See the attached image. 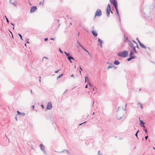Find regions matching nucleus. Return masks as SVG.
Here are the masks:
<instances>
[{"instance_id": "obj_1", "label": "nucleus", "mask_w": 155, "mask_h": 155, "mask_svg": "<svg viewBox=\"0 0 155 155\" xmlns=\"http://www.w3.org/2000/svg\"><path fill=\"white\" fill-rule=\"evenodd\" d=\"M110 3L113 4L115 8L116 13L119 17L120 22V16L119 11L118 9V5L116 0H110Z\"/></svg>"}, {"instance_id": "obj_2", "label": "nucleus", "mask_w": 155, "mask_h": 155, "mask_svg": "<svg viewBox=\"0 0 155 155\" xmlns=\"http://www.w3.org/2000/svg\"><path fill=\"white\" fill-rule=\"evenodd\" d=\"M128 51H124L118 53L117 55L118 56H120L121 57L125 58L128 55Z\"/></svg>"}, {"instance_id": "obj_3", "label": "nucleus", "mask_w": 155, "mask_h": 155, "mask_svg": "<svg viewBox=\"0 0 155 155\" xmlns=\"http://www.w3.org/2000/svg\"><path fill=\"white\" fill-rule=\"evenodd\" d=\"M64 53L66 55V56L67 57L68 59L69 60L70 62L71 63H72V61H71V60H74V58L72 57L70 55V54L68 52H66V51H64Z\"/></svg>"}, {"instance_id": "obj_4", "label": "nucleus", "mask_w": 155, "mask_h": 155, "mask_svg": "<svg viewBox=\"0 0 155 155\" xmlns=\"http://www.w3.org/2000/svg\"><path fill=\"white\" fill-rule=\"evenodd\" d=\"M110 11H111V6L110 4H109L106 9V14L108 17H110Z\"/></svg>"}, {"instance_id": "obj_5", "label": "nucleus", "mask_w": 155, "mask_h": 155, "mask_svg": "<svg viewBox=\"0 0 155 155\" xmlns=\"http://www.w3.org/2000/svg\"><path fill=\"white\" fill-rule=\"evenodd\" d=\"M102 15V12L101 10L100 9H97L95 14V16L94 18L96 16L100 17Z\"/></svg>"}, {"instance_id": "obj_6", "label": "nucleus", "mask_w": 155, "mask_h": 155, "mask_svg": "<svg viewBox=\"0 0 155 155\" xmlns=\"http://www.w3.org/2000/svg\"><path fill=\"white\" fill-rule=\"evenodd\" d=\"M46 117L47 119L51 120L53 118L52 114L51 113L47 114L46 115Z\"/></svg>"}, {"instance_id": "obj_7", "label": "nucleus", "mask_w": 155, "mask_h": 155, "mask_svg": "<svg viewBox=\"0 0 155 155\" xmlns=\"http://www.w3.org/2000/svg\"><path fill=\"white\" fill-rule=\"evenodd\" d=\"M52 108V105L51 103V102H48L47 106L46 107V110H50Z\"/></svg>"}, {"instance_id": "obj_8", "label": "nucleus", "mask_w": 155, "mask_h": 155, "mask_svg": "<svg viewBox=\"0 0 155 155\" xmlns=\"http://www.w3.org/2000/svg\"><path fill=\"white\" fill-rule=\"evenodd\" d=\"M37 9L36 6H33L31 7L30 9V13L34 12Z\"/></svg>"}, {"instance_id": "obj_9", "label": "nucleus", "mask_w": 155, "mask_h": 155, "mask_svg": "<svg viewBox=\"0 0 155 155\" xmlns=\"http://www.w3.org/2000/svg\"><path fill=\"white\" fill-rule=\"evenodd\" d=\"M140 124L141 127H142L144 128H145V127L144 124H145L146 123L143 122L142 120L139 119Z\"/></svg>"}, {"instance_id": "obj_10", "label": "nucleus", "mask_w": 155, "mask_h": 155, "mask_svg": "<svg viewBox=\"0 0 155 155\" xmlns=\"http://www.w3.org/2000/svg\"><path fill=\"white\" fill-rule=\"evenodd\" d=\"M129 57L132 58L133 59L135 58L136 57L134 55V52L132 50H131L129 54Z\"/></svg>"}, {"instance_id": "obj_11", "label": "nucleus", "mask_w": 155, "mask_h": 155, "mask_svg": "<svg viewBox=\"0 0 155 155\" xmlns=\"http://www.w3.org/2000/svg\"><path fill=\"white\" fill-rule=\"evenodd\" d=\"M107 64H109V65L107 68V69L108 70L109 68H111L114 67V65L113 64H112L111 63L107 62Z\"/></svg>"}, {"instance_id": "obj_12", "label": "nucleus", "mask_w": 155, "mask_h": 155, "mask_svg": "<svg viewBox=\"0 0 155 155\" xmlns=\"http://www.w3.org/2000/svg\"><path fill=\"white\" fill-rule=\"evenodd\" d=\"M92 33L94 37H96L97 36V33L96 31L95 30L92 31Z\"/></svg>"}, {"instance_id": "obj_13", "label": "nucleus", "mask_w": 155, "mask_h": 155, "mask_svg": "<svg viewBox=\"0 0 155 155\" xmlns=\"http://www.w3.org/2000/svg\"><path fill=\"white\" fill-rule=\"evenodd\" d=\"M17 113L18 114L21 116H24L25 115V114L24 113H21L18 110L17 111Z\"/></svg>"}, {"instance_id": "obj_14", "label": "nucleus", "mask_w": 155, "mask_h": 155, "mask_svg": "<svg viewBox=\"0 0 155 155\" xmlns=\"http://www.w3.org/2000/svg\"><path fill=\"white\" fill-rule=\"evenodd\" d=\"M139 45L142 48L144 49H146L147 48L143 44H142L141 42L139 43Z\"/></svg>"}, {"instance_id": "obj_15", "label": "nucleus", "mask_w": 155, "mask_h": 155, "mask_svg": "<svg viewBox=\"0 0 155 155\" xmlns=\"http://www.w3.org/2000/svg\"><path fill=\"white\" fill-rule=\"evenodd\" d=\"M129 45L132 48L134 46V44L130 41H129L128 42Z\"/></svg>"}, {"instance_id": "obj_16", "label": "nucleus", "mask_w": 155, "mask_h": 155, "mask_svg": "<svg viewBox=\"0 0 155 155\" xmlns=\"http://www.w3.org/2000/svg\"><path fill=\"white\" fill-rule=\"evenodd\" d=\"M120 62L118 60H115L114 61V63L115 65H118L120 64Z\"/></svg>"}, {"instance_id": "obj_17", "label": "nucleus", "mask_w": 155, "mask_h": 155, "mask_svg": "<svg viewBox=\"0 0 155 155\" xmlns=\"http://www.w3.org/2000/svg\"><path fill=\"white\" fill-rule=\"evenodd\" d=\"M39 146L40 147L41 149L42 150H44L45 146L42 144H41L39 145Z\"/></svg>"}, {"instance_id": "obj_18", "label": "nucleus", "mask_w": 155, "mask_h": 155, "mask_svg": "<svg viewBox=\"0 0 155 155\" xmlns=\"http://www.w3.org/2000/svg\"><path fill=\"white\" fill-rule=\"evenodd\" d=\"M123 117V115L119 116V114H117V119L119 120H120L122 118V117Z\"/></svg>"}, {"instance_id": "obj_19", "label": "nucleus", "mask_w": 155, "mask_h": 155, "mask_svg": "<svg viewBox=\"0 0 155 155\" xmlns=\"http://www.w3.org/2000/svg\"><path fill=\"white\" fill-rule=\"evenodd\" d=\"M85 82H87L88 84V83H89L90 82V81H89V80L88 79V78L86 76V77H85Z\"/></svg>"}, {"instance_id": "obj_20", "label": "nucleus", "mask_w": 155, "mask_h": 155, "mask_svg": "<svg viewBox=\"0 0 155 155\" xmlns=\"http://www.w3.org/2000/svg\"><path fill=\"white\" fill-rule=\"evenodd\" d=\"M146 8H145L143 9V13L144 14L146 15L148 13H150V12L149 11L148 12H146L145 11L146 10Z\"/></svg>"}, {"instance_id": "obj_21", "label": "nucleus", "mask_w": 155, "mask_h": 155, "mask_svg": "<svg viewBox=\"0 0 155 155\" xmlns=\"http://www.w3.org/2000/svg\"><path fill=\"white\" fill-rule=\"evenodd\" d=\"M93 91L92 92V93H93L94 94L96 91V88L95 87H93Z\"/></svg>"}, {"instance_id": "obj_22", "label": "nucleus", "mask_w": 155, "mask_h": 155, "mask_svg": "<svg viewBox=\"0 0 155 155\" xmlns=\"http://www.w3.org/2000/svg\"><path fill=\"white\" fill-rule=\"evenodd\" d=\"M9 2L11 4H12V5H14L15 6H16L17 5V4H16V2H11V1H9Z\"/></svg>"}, {"instance_id": "obj_23", "label": "nucleus", "mask_w": 155, "mask_h": 155, "mask_svg": "<svg viewBox=\"0 0 155 155\" xmlns=\"http://www.w3.org/2000/svg\"><path fill=\"white\" fill-rule=\"evenodd\" d=\"M98 41L99 42L100 44H102L103 41L100 38H98Z\"/></svg>"}, {"instance_id": "obj_24", "label": "nucleus", "mask_w": 155, "mask_h": 155, "mask_svg": "<svg viewBox=\"0 0 155 155\" xmlns=\"http://www.w3.org/2000/svg\"><path fill=\"white\" fill-rule=\"evenodd\" d=\"M65 152L66 153H68L69 154H70V153H69V151L68 150H64L61 152Z\"/></svg>"}, {"instance_id": "obj_25", "label": "nucleus", "mask_w": 155, "mask_h": 155, "mask_svg": "<svg viewBox=\"0 0 155 155\" xmlns=\"http://www.w3.org/2000/svg\"><path fill=\"white\" fill-rule=\"evenodd\" d=\"M63 75V74H60V75L58 76L57 78V79L58 80L60 78H61Z\"/></svg>"}, {"instance_id": "obj_26", "label": "nucleus", "mask_w": 155, "mask_h": 155, "mask_svg": "<svg viewBox=\"0 0 155 155\" xmlns=\"http://www.w3.org/2000/svg\"><path fill=\"white\" fill-rule=\"evenodd\" d=\"M77 44L80 47H82L83 46L81 45V44L78 41H77Z\"/></svg>"}, {"instance_id": "obj_27", "label": "nucleus", "mask_w": 155, "mask_h": 155, "mask_svg": "<svg viewBox=\"0 0 155 155\" xmlns=\"http://www.w3.org/2000/svg\"><path fill=\"white\" fill-rule=\"evenodd\" d=\"M133 58H131V57H130L129 58H128L127 59V61H130L131 60L133 59Z\"/></svg>"}, {"instance_id": "obj_28", "label": "nucleus", "mask_w": 155, "mask_h": 155, "mask_svg": "<svg viewBox=\"0 0 155 155\" xmlns=\"http://www.w3.org/2000/svg\"><path fill=\"white\" fill-rule=\"evenodd\" d=\"M18 35L20 37L21 39L22 40H23L22 39V36L19 33H18Z\"/></svg>"}, {"instance_id": "obj_29", "label": "nucleus", "mask_w": 155, "mask_h": 155, "mask_svg": "<svg viewBox=\"0 0 155 155\" xmlns=\"http://www.w3.org/2000/svg\"><path fill=\"white\" fill-rule=\"evenodd\" d=\"M5 17L6 18L7 22L8 24L9 22V20H8V18H7L6 16L5 15Z\"/></svg>"}, {"instance_id": "obj_30", "label": "nucleus", "mask_w": 155, "mask_h": 155, "mask_svg": "<svg viewBox=\"0 0 155 155\" xmlns=\"http://www.w3.org/2000/svg\"><path fill=\"white\" fill-rule=\"evenodd\" d=\"M81 48L83 49L84 51H86V52H87L88 51L83 47H82Z\"/></svg>"}, {"instance_id": "obj_31", "label": "nucleus", "mask_w": 155, "mask_h": 155, "mask_svg": "<svg viewBox=\"0 0 155 155\" xmlns=\"http://www.w3.org/2000/svg\"><path fill=\"white\" fill-rule=\"evenodd\" d=\"M138 104H140V107L141 109H142L143 108V107L142 106V105L141 104L138 103Z\"/></svg>"}, {"instance_id": "obj_32", "label": "nucleus", "mask_w": 155, "mask_h": 155, "mask_svg": "<svg viewBox=\"0 0 155 155\" xmlns=\"http://www.w3.org/2000/svg\"><path fill=\"white\" fill-rule=\"evenodd\" d=\"M88 85H89V86H90V87H92V85L91 84L90 82L88 83Z\"/></svg>"}, {"instance_id": "obj_33", "label": "nucleus", "mask_w": 155, "mask_h": 155, "mask_svg": "<svg viewBox=\"0 0 155 155\" xmlns=\"http://www.w3.org/2000/svg\"><path fill=\"white\" fill-rule=\"evenodd\" d=\"M144 131L145 132L146 134H148V132H147V129H145L144 130Z\"/></svg>"}, {"instance_id": "obj_34", "label": "nucleus", "mask_w": 155, "mask_h": 155, "mask_svg": "<svg viewBox=\"0 0 155 155\" xmlns=\"http://www.w3.org/2000/svg\"><path fill=\"white\" fill-rule=\"evenodd\" d=\"M133 51L135 50L136 49V47L135 46L133 47V48H132Z\"/></svg>"}, {"instance_id": "obj_35", "label": "nucleus", "mask_w": 155, "mask_h": 155, "mask_svg": "<svg viewBox=\"0 0 155 155\" xmlns=\"http://www.w3.org/2000/svg\"><path fill=\"white\" fill-rule=\"evenodd\" d=\"M42 151H43V152L45 154H46V155H47V153H46V151L45 150V149H44V150H42Z\"/></svg>"}, {"instance_id": "obj_36", "label": "nucleus", "mask_w": 155, "mask_h": 155, "mask_svg": "<svg viewBox=\"0 0 155 155\" xmlns=\"http://www.w3.org/2000/svg\"><path fill=\"white\" fill-rule=\"evenodd\" d=\"M59 51L62 54L63 53V51L60 49V48L59 49Z\"/></svg>"}, {"instance_id": "obj_37", "label": "nucleus", "mask_w": 155, "mask_h": 155, "mask_svg": "<svg viewBox=\"0 0 155 155\" xmlns=\"http://www.w3.org/2000/svg\"><path fill=\"white\" fill-rule=\"evenodd\" d=\"M136 40H137V41L139 43H139H140V42H141L140 41V40H139V39L138 38H136Z\"/></svg>"}, {"instance_id": "obj_38", "label": "nucleus", "mask_w": 155, "mask_h": 155, "mask_svg": "<svg viewBox=\"0 0 155 155\" xmlns=\"http://www.w3.org/2000/svg\"><path fill=\"white\" fill-rule=\"evenodd\" d=\"M87 122L86 121H85V122H84L83 123H81L80 124H79V126H81V125H82V124H84L85 123H86Z\"/></svg>"}, {"instance_id": "obj_39", "label": "nucleus", "mask_w": 155, "mask_h": 155, "mask_svg": "<svg viewBox=\"0 0 155 155\" xmlns=\"http://www.w3.org/2000/svg\"><path fill=\"white\" fill-rule=\"evenodd\" d=\"M148 137V136H146L145 137V138L146 140H147Z\"/></svg>"}, {"instance_id": "obj_40", "label": "nucleus", "mask_w": 155, "mask_h": 155, "mask_svg": "<svg viewBox=\"0 0 155 155\" xmlns=\"http://www.w3.org/2000/svg\"><path fill=\"white\" fill-rule=\"evenodd\" d=\"M18 115L17 114H16L15 116V118L16 120H17V117Z\"/></svg>"}, {"instance_id": "obj_41", "label": "nucleus", "mask_w": 155, "mask_h": 155, "mask_svg": "<svg viewBox=\"0 0 155 155\" xmlns=\"http://www.w3.org/2000/svg\"><path fill=\"white\" fill-rule=\"evenodd\" d=\"M48 59V58L46 57H44L43 58V59H42V61H43V59Z\"/></svg>"}, {"instance_id": "obj_42", "label": "nucleus", "mask_w": 155, "mask_h": 155, "mask_svg": "<svg viewBox=\"0 0 155 155\" xmlns=\"http://www.w3.org/2000/svg\"><path fill=\"white\" fill-rule=\"evenodd\" d=\"M44 40L45 41H46L48 40V38H46L44 39Z\"/></svg>"}, {"instance_id": "obj_43", "label": "nucleus", "mask_w": 155, "mask_h": 155, "mask_svg": "<svg viewBox=\"0 0 155 155\" xmlns=\"http://www.w3.org/2000/svg\"><path fill=\"white\" fill-rule=\"evenodd\" d=\"M60 71V70H58L57 71H54V73H57L58 72Z\"/></svg>"}, {"instance_id": "obj_44", "label": "nucleus", "mask_w": 155, "mask_h": 155, "mask_svg": "<svg viewBox=\"0 0 155 155\" xmlns=\"http://www.w3.org/2000/svg\"><path fill=\"white\" fill-rule=\"evenodd\" d=\"M137 134H137V133H136V134H135V136H136V137H137V139H138V137Z\"/></svg>"}, {"instance_id": "obj_45", "label": "nucleus", "mask_w": 155, "mask_h": 155, "mask_svg": "<svg viewBox=\"0 0 155 155\" xmlns=\"http://www.w3.org/2000/svg\"><path fill=\"white\" fill-rule=\"evenodd\" d=\"M127 104H126V105H125V109H123V110H124V111H125V110H126V107H127Z\"/></svg>"}, {"instance_id": "obj_46", "label": "nucleus", "mask_w": 155, "mask_h": 155, "mask_svg": "<svg viewBox=\"0 0 155 155\" xmlns=\"http://www.w3.org/2000/svg\"><path fill=\"white\" fill-rule=\"evenodd\" d=\"M132 41L135 44H137L136 42L134 40H132Z\"/></svg>"}, {"instance_id": "obj_47", "label": "nucleus", "mask_w": 155, "mask_h": 155, "mask_svg": "<svg viewBox=\"0 0 155 155\" xmlns=\"http://www.w3.org/2000/svg\"><path fill=\"white\" fill-rule=\"evenodd\" d=\"M41 107L42 108V109H43L44 108V107L43 104H41Z\"/></svg>"}, {"instance_id": "obj_48", "label": "nucleus", "mask_w": 155, "mask_h": 155, "mask_svg": "<svg viewBox=\"0 0 155 155\" xmlns=\"http://www.w3.org/2000/svg\"><path fill=\"white\" fill-rule=\"evenodd\" d=\"M136 47H137V48H139V47L138 45V44H136Z\"/></svg>"}, {"instance_id": "obj_49", "label": "nucleus", "mask_w": 155, "mask_h": 155, "mask_svg": "<svg viewBox=\"0 0 155 155\" xmlns=\"http://www.w3.org/2000/svg\"><path fill=\"white\" fill-rule=\"evenodd\" d=\"M100 151H98V155H100L101 154L100 153Z\"/></svg>"}, {"instance_id": "obj_50", "label": "nucleus", "mask_w": 155, "mask_h": 155, "mask_svg": "<svg viewBox=\"0 0 155 155\" xmlns=\"http://www.w3.org/2000/svg\"><path fill=\"white\" fill-rule=\"evenodd\" d=\"M134 51V53L136 54V53H137V52L136 51V50H135Z\"/></svg>"}, {"instance_id": "obj_51", "label": "nucleus", "mask_w": 155, "mask_h": 155, "mask_svg": "<svg viewBox=\"0 0 155 155\" xmlns=\"http://www.w3.org/2000/svg\"><path fill=\"white\" fill-rule=\"evenodd\" d=\"M129 41L128 38L127 37L125 39V41Z\"/></svg>"}, {"instance_id": "obj_52", "label": "nucleus", "mask_w": 155, "mask_h": 155, "mask_svg": "<svg viewBox=\"0 0 155 155\" xmlns=\"http://www.w3.org/2000/svg\"><path fill=\"white\" fill-rule=\"evenodd\" d=\"M32 108L33 110H34L35 108V105H33L32 106Z\"/></svg>"}, {"instance_id": "obj_53", "label": "nucleus", "mask_w": 155, "mask_h": 155, "mask_svg": "<svg viewBox=\"0 0 155 155\" xmlns=\"http://www.w3.org/2000/svg\"><path fill=\"white\" fill-rule=\"evenodd\" d=\"M55 39V38H51V40H54Z\"/></svg>"}, {"instance_id": "obj_54", "label": "nucleus", "mask_w": 155, "mask_h": 155, "mask_svg": "<svg viewBox=\"0 0 155 155\" xmlns=\"http://www.w3.org/2000/svg\"><path fill=\"white\" fill-rule=\"evenodd\" d=\"M27 40V41H26V42L27 43H29V42L28 41V39H26V41Z\"/></svg>"}, {"instance_id": "obj_55", "label": "nucleus", "mask_w": 155, "mask_h": 155, "mask_svg": "<svg viewBox=\"0 0 155 155\" xmlns=\"http://www.w3.org/2000/svg\"><path fill=\"white\" fill-rule=\"evenodd\" d=\"M88 87V84H87L85 86V88H87Z\"/></svg>"}, {"instance_id": "obj_56", "label": "nucleus", "mask_w": 155, "mask_h": 155, "mask_svg": "<svg viewBox=\"0 0 155 155\" xmlns=\"http://www.w3.org/2000/svg\"><path fill=\"white\" fill-rule=\"evenodd\" d=\"M101 47V48H102V44H100V45H99Z\"/></svg>"}, {"instance_id": "obj_57", "label": "nucleus", "mask_w": 155, "mask_h": 155, "mask_svg": "<svg viewBox=\"0 0 155 155\" xmlns=\"http://www.w3.org/2000/svg\"><path fill=\"white\" fill-rule=\"evenodd\" d=\"M71 77H74V75L73 74H71Z\"/></svg>"}, {"instance_id": "obj_58", "label": "nucleus", "mask_w": 155, "mask_h": 155, "mask_svg": "<svg viewBox=\"0 0 155 155\" xmlns=\"http://www.w3.org/2000/svg\"><path fill=\"white\" fill-rule=\"evenodd\" d=\"M8 31L10 32L12 35V32L9 30H8Z\"/></svg>"}, {"instance_id": "obj_59", "label": "nucleus", "mask_w": 155, "mask_h": 155, "mask_svg": "<svg viewBox=\"0 0 155 155\" xmlns=\"http://www.w3.org/2000/svg\"><path fill=\"white\" fill-rule=\"evenodd\" d=\"M11 24L12 25H13V26H14V25H15L14 24H13L12 23H11Z\"/></svg>"}, {"instance_id": "obj_60", "label": "nucleus", "mask_w": 155, "mask_h": 155, "mask_svg": "<svg viewBox=\"0 0 155 155\" xmlns=\"http://www.w3.org/2000/svg\"><path fill=\"white\" fill-rule=\"evenodd\" d=\"M79 68L82 71V69L81 68V67L80 66L79 67Z\"/></svg>"}, {"instance_id": "obj_61", "label": "nucleus", "mask_w": 155, "mask_h": 155, "mask_svg": "<svg viewBox=\"0 0 155 155\" xmlns=\"http://www.w3.org/2000/svg\"><path fill=\"white\" fill-rule=\"evenodd\" d=\"M139 130H138L137 131V132H136V133H137V134H138V133H139Z\"/></svg>"}, {"instance_id": "obj_62", "label": "nucleus", "mask_w": 155, "mask_h": 155, "mask_svg": "<svg viewBox=\"0 0 155 155\" xmlns=\"http://www.w3.org/2000/svg\"><path fill=\"white\" fill-rule=\"evenodd\" d=\"M56 20L58 21V22H59V19H56Z\"/></svg>"}, {"instance_id": "obj_63", "label": "nucleus", "mask_w": 155, "mask_h": 155, "mask_svg": "<svg viewBox=\"0 0 155 155\" xmlns=\"http://www.w3.org/2000/svg\"><path fill=\"white\" fill-rule=\"evenodd\" d=\"M42 3V2H40L39 3V5H41V3Z\"/></svg>"}, {"instance_id": "obj_64", "label": "nucleus", "mask_w": 155, "mask_h": 155, "mask_svg": "<svg viewBox=\"0 0 155 155\" xmlns=\"http://www.w3.org/2000/svg\"><path fill=\"white\" fill-rule=\"evenodd\" d=\"M87 52L88 53V54L89 55H90V53L88 51Z\"/></svg>"}]
</instances>
